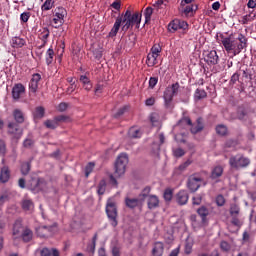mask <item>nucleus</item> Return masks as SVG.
Instances as JSON below:
<instances>
[{"instance_id": "nucleus-1", "label": "nucleus", "mask_w": 256, "mask_h": 256, "mask_svg": "<svg viewBox=\"0 0 256 256\" xmlns=\"http://www.w3.org/2000/svg\"><path fill=\"white\" fill-rule=\"evenodd\" d=\"M120 19H122V31H129V29H133V27L139 29V25H141V14L138 12L132 14L130 10H126V12L121 15Z\"/></svg>"}, {"instance_id": "nucleus-2", "label": "nucleus", "mask_w": 256, "mask_h": 256, "mask_svg": "<svg viewBox=\"0 0 256 256\" xmlns=\"http://www.w3.org/2000/svg\"><path fill=\"white\" fill-rule=\"evenodd\" d=\"M129 163V157L127 154H121L118 156L116 163H115V172L114 175H110V183L117 187V179L119 177H123L125 175V169L127 168V164Z\"/></svg>"}, {"instance_id": "nucleus-3", "label": "nucleus", "mask_w": 256, "mask_h": 256, "mask_svg": "<svg viewBox=\"0 0 256 256\" xmlns=\"http://www.w3.org/2000/svg\"><path fill=\"white\" fill-rule=\"evenodd\" d=\"M106 215H107L110 225H112V227H117V225H119V221L117 220V217H118L117 203H115V201H113V199H108V201H107Z\"/></svg>"}, {"instance_id": "nucleus-4", "label": "nucleus", "mask_w": 256, "mask_h": 256, "mask_svg": "<svg viewBox=\"0 0 256 256\" xmlns=\"http://www.w3.org/2000/svg\"><path fill=\"white\" fill-rule=\"evenodd\" d=\"M178 124L179 125H189L191 127L190 131H191V133H193V135H197V133H201V130L204 128L203 118H198L196 120V124L193 125V123L191 122V118L184 117L179 121Z\"/></svg>"}, {"instance_id": "nucleus-5", "label": "nucleus", "mask_w": 256, "mask_h": 256, "mask_svg": "<svg viewBox=\"0 0 256 256\" xmlns=\"http://www.w3.org/2000/svg\"><path fill=\"white\" fill-rule=\"evenodd\" d=\"M249 163H251L249 158H245V156L241 154L231 156L229 159V165L232 169H243V167H247Z\"/></svg>"}, {"instance_id": "nucleus-6", "label": "nucleus", "mask_w": 256, "mask_h": 256, "mask_svg": "<svg viewBox=\"0 0 256 256\" xmlns=\"http://www.w3.org/2000/svg\"><path fill=\"white\" fill-rule=\"evenodd\" d=\"M179 83H174L171 86H168L164 91V101L165 105H171V101H173V97L179 93Z\"/></svg>"}, {"instance_id": "nucleus-7", "label": "nucleus", "mask_w": 256, "mask_h": 256, "mask_svg": "<svg viewBox=\"0 0 256 256\" xmlns=\"http://www.w3.org/2000/svg\"><path fill=\"white\" fill-rule=\"evenodd\" d=\"M201 183H203V178L199 174H192L188 177L187 187L191 193H195L201 187Z\"/></svg>"}, {"instance_id": "nucleus-8", "label": "nucleus", "mask_w": 256, "mask_h": 256, "mask_svg": "<svg viewBox=\"0 0 256 256\" xmlns=\"http://www.w3.org/2000/svg\"><path fill=\"white\" fill-rule=\"evenodd\" d=\"M45 185V179L39 177H32L27 184V189L32 191V193H39Z\"/></svg>"}, {"instance_id": "nucleus-9", "label": "nucleus", "mask_w": 256, "mask_h": 256, "mask_svg": "<svg viewBox=\"0 0 256 256\" xmlns=\"http://www.w3.org/2000/svg\"><path fill=\"white\" fill-rule=\"evenodd\" d=\"M221 43L225 51H227V53H233V55H237V52H236L237 46L235 44V39L231 37H224L222 38Z\"/></svg>"}, {"instance_id": "nucleus-10", "label": "nucleus", "mask_w": 256, "mask_h": 256, "mask_svg": "<svg viewBox=\"0 0 256 256\" xmlns=\"http://www.w3.org/2000/svg\"><path fill=\"white\" fill-rule=\"evenodd\" d=\"M8 134L11 135L14 139H21L23 135V130L15 122L8 123Z\"/></svg>"}, {"instance_id": "nucleus-11", "label": "nucleus", "mask_w": 256, "mask_h": 256, "mask_svg": "<svg viewBox=\"0 0 256 256\" xmlns=\"http://www.w3.org/2000/svg\"><path fill=\"white\" fill-rule=\"evenodd\" d=\"M236 45V53L239 55L243 49H247L248 40L243 34H238V37L234 39Z\"/></svg>"}, {"instance_id": "nucleus-12", "label": "nucleus", "mask_w": 256, "mask_h": 256, "mask_svg": "<svg viewBox=\"0 0 256 256\" xmlns=\"http://www.w3.org/2000/svg\"><path fill=\"white\" fill-rule=\"evenodd\" d=\"M64 18H65V9L58 8V11H56L54 18L52 20V22L54 23L53 27L55 29H59V27L63 25Z\"/></svg>"}, {"instance_id": "nucleus-13", "label": "nucleus", "mask_w": 256, "mask_h": 256, "mask_svg": "<svg viewBox=\"0 0 256 256\" xmlns=\"http://www.w3.org/2000/svg\"><path fill=\"white\" fill-rule=\"evenodd\" d=\"M39 81H41V74L35 73L32 75V78L29 82V91L30 93H37L39 89Z\"/></svg>"}, {"instance_id": "nucleus-14", "label": "nucleus", "mask_w": 256, "mask_h": 256, "mask_svg": "<svg viewBox=\"0 0 256 256\" xmlns=\"http://www.w3.org/2000/svg\"><path fill=\"white\" fill-rule=\"evenodd\" d=\"M204 61L207 65H217V63H219V55H217V51L211 50L206 52Z\"/></svg>"}, {"instance_id": "nucleus-15", "label": "nucleus", "mask_w": 256, "mask_h": 256, "mask_svg": "<svg viewBox=\"0 0 256 256\" xmlns=\"http://www.w3.org/2000/svg\"><path fill=\"white\" fill-rule=\"evenodd\" d=\"M36 234L38 237L45 239V237H51L53 235V227L51 226H39L36 228Z\"/></svg>"}, {"instance_id": "nucleus-16", "label": "nucleus", "mask_w": 256, "mask_h": 256, "mask_svg": "<svg viewBox=\"0 0 256 256\" xmlns=\"http://www.w3.org/2000/svg\"><path fill=\"white\" fill-rule=\"evenodd\" d=\"M25 231V227H23V224L21 221H16L13 226V240L17 241V239H21V235H23V232Z\"/></svg>"}, {"instance_id": "nucleus-17", "label": "nucleus", "mask_w": 256, "mask_h": 256, "mask_svg": "<svg viewBox=\"0 0 256 256\" xmlns=\"http://www.w3.org/2000/svg\"><path fill=\"white\" fill-rule=\"evenodd\" d=\"M23 93H25V86H23V84L21 83L16 84L12 89V97L16 101H18V99H21Z\"/></svg>"}, {"instance_id": "nucleus-18", "label": "nucleus", "mask_w": 256, "mask_h": 256, "mask_svg": "<svg viewBox=\"0 0 256 256\" xmlns=\"http://www.w3.org/2000/svg\"><path fill=\"white\" fill-rule=\"evenodd\" d=\"M176 201L178 205H187L189 201V193L185 190H181L176 194Z\"/></svg>"}, {"instance_id": "nucleus-19", "label": "nucleus", "mask_w": 256, "mask_h": 256, "mask_svg": "<svg viewBox=\"0 0 256 256\" xmlns=\"http://www.w3.org/2000/svg\"><path fill=\"white\" fill-rule=\"evenodd\" d=\"M11 179V171H9V167L4 166L0 171V182L7 183Z\"/></svg>"}, {"instance_id": "nucleus-20", "label": "nucleus", "mask_w": 256, "mask_h": 256, "mask_svg": "<svg viewBox=\"0 0 256 256\" xmlns=\"http://www.w3.org/2000/svg\"><path fill=\"white\" fill-rule=\"evenodd\" d=\"M197 9H199L197 4H191L183 8L182 14L185 15V17H193V14Z\"/></svg>"}, {"instance_id": "nucleus-21", "label": "nucleus", "mask_w": 256, "mask_h": 256, "mask_svg": "<svg viewBox=\"0 0 256 256\" xmlns=\"http://www.w3.org/2000/svg\"><path fill=\"white\" fill-rule=\"evenodd\" d=\"M148 209H157L159 207V197L156 195H150L147 198Z\"/></svg>"}, {"instance_id": "nucleus-22", "label": "nucleus", "mask_w": 256, "mask_h": 256, "mask_svg": "<svg viewBox=\"0 0 256 256\" xmlns=\"http://www.w3.org/2000/svg\"><path fill=\"white\" fill-rule=\"evenodd\" d=\"M197 213L201 218L203 225H205V223H207V217L209 215V208H206L205 206H201L200 208L197 209Z\"/></svg>"}, {"instance_id": "nucleus-23", "label": "nucleus", "mask_w": 256, "mask_h": 256, "mask_svg": "<svg viewBox=\"0 0 256 256\" xmlns=\"http://www.w3.org/2000/svg\"><path fill=\"white\" fill-rule=\"evenodd\" d=\"M123 21V18H116V21L114 23L113 28L111 29L109 33V37H116L117 33H119V29H121V22Z\"/></svg>"}, {"instance_id": "nucleus-24", "label": "nucleus", "mask_w": 256, "mask_h": 256, "mask_svg": "<svg viewBox=\"0 0 256 256\" xmlns=\"http://www.w3.org/2000/svg\"><path fill=\"white\" fill-rule=\"evenodd\" d=\"M25 39L21 38V37H13L11 39V46L14 48V49H21V47H24L25 45Z\"/></svg>"}, {"instance_id": "nucleus-25", "label": "nucleus", "mask_w": 256, "mask_h": 256, "mask_svg": "<svg viewBox=\"0 0 256 256\" xmlns=\"http://www.w3.org/2000/svg\"><path fill=\"white\" fill-rule=\"evenodd\" d=\"M165 247L163 246L162 242H156L154 248L152 250L153 256H163V251Z\"/></svg>"}, {"instance_id": "nucleus-26", "label": "nucleus", "mask_w": 256, "mask_h": 256, "mask_svg": "<svg viewBox=\"0 0 256 256\" xmlns=\"http://www.w3.org/2000/svg\"><path fill=\"white\" fill-rule=\"evenodd\" d=\"M20 239H22L24 243H29L33 239V231H31V229L26 227L24 229V232L20 236Z\"/></svg>"}, {"instance_id": "nucleus-27", "label": "nucleus", "mask_w": 256, "mask_h": 256, "mask_svg": "<svg viewBox=\"0 0 256 256\" xmlns=\"http://www.w3.org/2000/svg\"><path fill=\"white\" fill-rule=\"evenodd\" d=\"M49 35H51L49 28L47 27L42 28L40 33V39L43 42L42 47H45V45H47V40L49 39Z\"/></svg>"}, {"instance_id": "nucleus-28", "label": "nucleus", "mask_w": 256, "mask_h": 256, "mask_svg": "<svg viewBox=\"0 0 256 256\" xmlns=\"http://www.w3.org/2000/svg\"><path fill=\"white\" fill-rule=\"evenodd\" d=\"M157 57H159L157 54L153 53H148L147 59H146V64L148 67H155L157 65Z\"/></svg>"}, {"instance_id": "nucleus-29", "label": "nucleus", "mask_w": 256, "mask_h": 256, "mask_svg": "<svg viewBox=\"0 0 256 256\" xmlns=\"http://www.w3.org/2000/svg\"><path fill=\"white\" fill-rule=\"evenodd\" d=\"M80 82L83 84L84 89L86 91H91V88L93 87L91 85V80H89V77L85 76V75H81L80 76Z\"/></svg>"}, {"instance_id": "nucleus-30", "label": "nucleus", "mask_w": 256, "mask_h": 256, "mask_svg": "<svg viewBox=\"0 0 256 256\" xmlns=\"http://www.w3.org/2000/svg\"><path fill=\"white\" fill-rule=\"evenodd\" d=\"M223 175V167L221 166H216L212 169L211 172V179H219Z\"/></svg>"}, {"instance_id": "nucleus-31", "label": "nucleus", "mask_w": 256, "mask_h": 256, "mask_svg": "<svg viewBox=\"0 0 256 256\" xmlns=\"http://www.w3.org/2000/svg\"><path fill=\"white\" fill-rule=\"evenodd\" d=\"M34 208H35V205L33 204V201L29 199H24L22 201V209L24 211H33Z\"/></svg>"}, {"instance_id": "nucleus-32", "label": "nucleus", "mask_w": 256, "mask_h": 256, "mask_svg": "<svg viewBox=\"0 0 256 256\" xmlns=\"http://www.w3.org/2000/svg\"><path fill=\"white\" fill-rule=\"evenodd\" d=\"M136 39H137V37H135L134 34L128 36V38L125 41L124 47H126V49H131V48L135 47Z\"/></svg>"}, {"instance_id": "nucleus-33", "label": "nucleus", "mask_w": 256, "mask_h": 256, "mask_svg": "<svg viewBox=\"0 0 256 256\" xmlns=\"http://www.w3.org/2000/svg\"><path fill=\"white\" fill-rule=\"evenodd\" d=\"M13 116H14V119L16 122L24 123L25 116H23V112H21V110H19V109L14 110Z\"/></svg>"}, {"instance_id": "nucleus-34", "label": "nucleus", "mask_w": 256, "mask_h": 256, "mask_svg": "<svg viewBox=\"0 0 256 256\" xmlns=\"http://www.w3.org/2000/svg\"><path fill=\"white\" fill-rule=\"evenodd\" d=\"M128 135L131 139H139L141 137V131L138 128L132 127L129 129Z\"/></svg>"}, {"instance_id": "nucleus-35", "label": "nucleus", "mask_w": 256, "mask_h": 256, "mask_svg": "<svg viewBox=\"0 0 256 256\" xmlns=\"http://www.w3.org/2000/svg\"><path fill=\"white\" fill-rule=\"evenodd\" d=\"M216 133H217V135H220L221 137H225V135H227V133H228L227 126H225L223 124L217 125Z\"/></svg>"}, {"instance_id": "nucleus-36", "label": "nucleus", "mask_w": 256, "mask_h": 256, "mask_svg": "<svg viewBox=\"0 0 256 256\" xmlns=\"http://www.w3.org/2000/svg\"><path fill=\"white\" fill-rule=\"evenodd\" d=\"M34 117L35 119H43V117H45V108L42 106L36 107L34 111Z\"/></svg>"}, {"instance_id": "nucleus-37", "label": "nucleus", "mask_w": 256, "mask_h": 256, "mask_svg": "<svg viewBox=\"0 0 256 256\" xmlns=\"http://www.w3.org/2000/svg\"><path fill=\"white\" fill-rule=\"evenodd\" d=\"M241 212V208L236 203H233L230 205V215L232 217H237L239 213Z\"/></svg>"}, {"instance_id": "nucleus-38", "label": "nucleus", "mask_w": 256, "mask_h": 256, "mask_svg": "<svg viewBox=\"0 0 256 256\" xmlns=\"http://www.w3.org/2000/svg\"><path fill=\"white\" fill-rule=\"evenodd\" d=\"M126 205L130 209H135V207H137V205H139V199H137V198H127L126 199Z\"/></svg>"}, {"instance_id": "nucleus-39", "label": "nucleus", "mask_w": 256, "mask_h": 256, "mask_svg": "<svg viewBox=\"0 0 256 256\" xmlns=\"http://www.w3.org/2000/svg\"><path fill=\"white\" fill-rule=\"evenodd\" d=\"M44 125L47 129H57L59 127V124H57V120H55V118L53 120H46Z\"/></svg>"}, {"instance_id": "nucleus-40", "label": "nucleus", "mask_w": 256, "mask_h": 256, "mask_svg": "<svg viewBox=\"0 0 256 256\" xmlns=\"http://www.w3.org/2000/svg\"><path fill=\"white\" fill-rule=\"evenodd\" d=\"M107 189V182L105 180H101L98 184V195H105V190Z\"/></svg>"}, {"instance_id": "nucleus-41", "label": "nucleus", "mask_w": 256, "mask_h": 256, "mask_svg": "<svg viewBox=\"0 0 256 256\" xmlns=\"http://www.w3.org/2000/svg\"><path fill=\"white\" fill-rule=\"evenodd\" d=\"M29 171H31V162H23L21 165L22 175H29Z\"/></svg>"}, {"instance_id": "nucleus-42", "label": "nucleus", "mask_w": 256, "mask_h": 256, "mask_svg": "<svg viewBox=\"0 0 256 256\" xmlns=\"http://www.w3.org/2000/svg\"><path fill=\"white\" fill-rule=\"evenodd\" d=\"M168 31H179V19L173 20L172 22L169 23L168 25Z\"/></svg>"}, {"instance_id": "nucleus-43", "label": "nucleus", "mask_w": 256, "mask_h": 256, "mask_svg": "<svg viewBox=\"0 0 256 256\" xmlns=\"http://www.w3.org/2000/svg\"><path fill=\"white\" fill-rule=\"evenodd\" d=\"M53 57H55V52L53 51V49H48L46 52V63L47 65H51V63H53Z\"/></svg>"}, {"instance_id": "nucleus-44", "label": "nucleus", "mask_w": 256, "mask_h": 256, "mask_svg": "<svg viewBox=\"0 0 256 256\" xmlns=\"http://www.w3.org/2000/svg\"><path fill=\"white\" fill-rule=\"evenodd\" d=\"M189 165H191V161L187 160L186 162H184L183 164H181L176 170L175 173H177V175H180V173H183V171H185V169H187V167H189Z\"/></svg>"}, {"instance_id": "nucleus-45", "label": "nucleus", "mask_w": 256, "mask_h": 256, "mask_svg": "<svg viewBox=\"0 0 256 256\" xmlns=\"http://www.w3.org/2000/svg\"><path fill=\"white\" fill-rule=\"evenodd\" d=\"M194 97L195 99H205V97H207V92L203 89H196Z\"/></svg>"}, {"instance_id": "nucleus-46", "label": "nucleus", "mask_w": 256, "mask_h": 256, "mask_svg": "<svg viewBox=\"0 0 256 256\" xmlns=\"http://www.w3.org/2000/svg\"><path fill=\"white\" fill-rule=\"evenodd\" d=\"M54 3L53 0H46L41 7L42 11H50V9H53Z\"/></svg>"}, {"instance_id": "nucleus-47", "label": "nucleus", "mask_w": 256, "mask_h": 256, "mask_svg": "<svg viewBox=\"0 0 256 256\" xmlns=\"http://www.w3.org/2000/svg\"><path fill=\"white\" fill-rule=\"evenodd\" d=\"M155 11L159 13L160 9H165L167 7V4H165V1L163 0H158L154 5H153Z\"/></svg>"}, {"instance_id": "nucleus-48", "label": "nucleus", "mask_w": 256, "mask_h": 256, "mask_svg": "<svg viewBox=\"0 0 256 256\" xmlns=\"http://www.w3.org/2000/svg\"><path fill=\"white\" fill-rule=\"evenodd\" d=\"M151 15H153V8L147 7L144 11L145 23H149V21H151Z\"/></svg>"}, {"instance_id": "nucleus-49", "label": "nucleus", "mask_w": 256, "mask_h": 256, "mask_svg": "<svg viewBox=\"0 0 256 256\" xmlns=\"http://www.w3.org/2000/svg\"><path fill=\"white\" fill-rule=\"evenodd\" d=\"M93 169H95V163H88V165L85 167V177H89V175L93 173Z\"/></svg>"}, {"instance_id": "nucleus-50", "label": "nucleus", "mask_w": 256, "mask_h": 256, "mask_svg": "<svg viewBox=\"0 0 256 256\" xmlns=\"http://www.w3.org/2000/svg\"><path fill=\"white\" fill-rule=\"evenodd\" d=\"M164 199L165 201H171V199H173V190L171 188H167L164 191Z\"/></svg>"}, {"instance_id": "nucleus-51", "label": "nucleus", "mask_w": 256, "mask_h": 256, "mask_svg": "<svg viewBox=\"0 0 256 256\" xmlns=\"http://www.w3.org/2000/svg\"><path fill=\"white\" fill-rule=\"evenodd\" d=\"M245 117H247V110L245 108H238L237 118L243 120Z\"/></svg>"}, {"instance_id": "nucleus-52", "label": "nucleus", "mask_w": 256, "mask_h": 256, "mask_svg": "<svg viewBox=\"0 0 256 256\" xmlns=\"http://www.w3.org/2000/svg\"><path fill=\"white\" fill-rule=\"evenodd\" d=\"M193 251V244L191 242H186L184 246L185 255H191Z\"/></svg>"}, {"instance_id": "nucleus-53", "label": "nucleus", "mask_w": 256, "mask_h": 256, "mask_svg": "<svg viewBox=\"0 0 256 256\" xmlns=\"http://www.w3.org/2000/svg\"><path fill=\"white\" fill-rule=\"evenodd\" d=\"M203 201V195L197 194L192 198V204L193 205H201V202Z\"/></svg>"}, {"instance_id": "nucleus-54", "label": "nucleus", "mask_w": 256, "mask_h": 256, "mask_svg": "<svg viewBox=\"0 0 256 256\" xmlns=\"http://www.w3.org/2000/svg\"><path fill=\"white\" fill-rule=\"evenodd\" d=\"M220 249L228 253V251H231V244H229L227 241L220 242Z\"/></svg>"}, {"instance_id": "nucleus-55", "label": "nucleus", "mask_w": 256, "mask_h": 256, "mask_svg": "<svg viewBox=\"0 0 256 256\" xmlns=\"http://www.w3.org/2000/svg\"><path fill=\"white\" fill-rule=\"evenodd\" d=\"M151 193V188L150 187H145L142 192L140 193V197H143V199H149V194Z\"/></svg>"}, {"instance_id": "nucleus-56", "label": "nucleus", "mask_w": 256, "mask_h": 256, "mask_svg": "<svg viewBox=\"0 0 256 256\" xmlns=\"http://www.w3.org/2000/svg\"><path fill=\"white\" fill-rule=\"evenodd\" d=\"M254 19H255V15L252 16L251 14H248V15L243 16L242 22L244 25H247V23H250V21H254Z\"/></svg>"}, {"instance_id": "nucleus-57", "label": "nucleus", "mask_w": 256, "mask_h": 256, "mask_svg": "<svg viewBox=\"0 0 256 256\" xmlns=\"http://www.w3.org/2000/svg\"><path fill=\"white\" fill-rule=\"evenodd\" d=\"M216 205H218V207H223V205H225V197H223V195H218L216 197Z\"/></svg>"}, {"instance_id": "nucleus-58", "label": "nucleus", "mask_w": 256, "mask_h": 256, "mask_svg": "<svg viewBox=\"0 0 256 256\" xmlns=\"http://www.w3.org/2000/svg\"><path fill=\"white\" fill-rule=\"evenodd\" d=\"M239 77H241V74H239V72L234 73L230 79V85H235V83L239 81Z\"/></svg>"}, {"instance_id": "nucleus-59", "label": "nucleus", "mask_w": 256, "mask_h": 256, "mask_svg": "<svg viewBox=\"0 0 256 256\" xmlns=\"http://www.w3.org/2000/svg\"><path fill=\"white\" fill-rule=\"evenodd\" d=\"M174 153V157H183V155H185V150H183L182 148H176L173 150Z\"/></svg>"}, {"instance_id": "nucleus-60", "label": "nucleus", "mask_w": 256, "mask_h": 256, "mask_svg": "<svg viewBox=\"0 0 256 256\" xmlns=\"http://www.w3.org/2000/svg\"><path fill=\"white\" fill-rule=\"evenodd\" d=\"M54 119L56 120V123L59 125V123H65L69 119V117L65 115H60L56 116Z\"/></svg>"}, {"instance_id": "nucleus-61", "label": "nucleus", "mask_w": 256, "mask_h": 256, "mask_svg": "<svg viewBox=\"0 0 256 256\" xmlns=\"http://www.w3.org/2000/svg\"><path fill=\"white\" fill-rule=\"evenodd\" d=\"M68 107H69V104H67L65 102H61L58 105L57 109H58V111H60V113H63V111H67Z\"/></svg>"}, {"instance_id": "nucleus-62", "label": "nucleus", "mask_w": 256, "mask_h": 256, "mask_svg": "<svg viewBox=\"0 0 256 256\" xmlns=\"http://www.w3.org/2000/svg\"><path fill=\"white\" fill-rule=\"evenodd\" d=\"M150 53L159 56V53H161V46H159V45L153 46V47L151 48Z\"/></svg>"}, {"instance_id": "nucleus-63", "label": "nucleus", "mask_w": 256, "mask_h": 256, "mask_svg": "<svg viewBox=\"0 0 256 256\" xmlns=\"http://www.w3.org/2000/svg\"><path fill=\"white\" fill-rule=\"evenodd\" d=\"M198 256H219V251L214 250L211 253H199Z\"/></svg>"}, {"instance_id": "nucleus-64", "label": "nucleus", "mask_w": 256, "mask_h": 256, "mask_svg": "<svg viewBox=\"0 0 256 256\" xmlns=\"http://www.w3.org/2000/svg\"><path fill=\"white\" fill-rule=\"evenodd\" d=\"M41 256H51V250H49L48 248H43L40 252Z\"/></svg>"}]
</instances>
